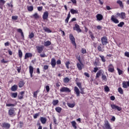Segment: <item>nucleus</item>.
<instances>
[{
    "mask_svg": "<svg viewBox=\"0 0 129 129\" xmlns=\"http://www.w3.org/2000/svg\"><path fill=\"white\" fill-rule=\"evenodd\" d=\"M70 40H71L72 44L75 46V48H77V45H76V42H75V38H74V36H73L72 34L70 35Z\"/></svg>",
    "mask_w": 129,
    "mask_h": 129,
    "instance_id": "nucleus-1",
    "label": "nucleus"
},
{
    "mask_svg": "<svg viewBox=\"0 0 129 129\" xmlns=\"http://www.w3.org/2000/svg\"><path fill=\"white\" fill-rule=\"evenodd\" d=\"M60 92H67L68 93H70V92H71V90L68 87H63L60 89Z\"/></svg>",
    "mask_w": 129,
    "mask_h": 129,
    "instance_id": "nucleus-2",
    "label": "nucleus"
},
{
    "mask_svg": "<svg viewBox=\"0 0 129 129\" xmlns=\"http://www.w3.org/2000/svg\"><path fill=\"white\" fill-rule=\"evenodd\" d=\"M101 42L103 45H106V44H108V41H107V37L106 36L102 37L101 39Z\"/></svg>",
    "mask_w": 129,
    "mask_h": 129,
    "instance_id": "nucleus-3",
    "label": "nucleus"
},
{
    "mask_svg": "<svg viewBox=\"0 0 129 129\" xmlns=\"http://www.w3.org/2000/svg\"><path fill=\"white\" fill-rule=\"evenodd\" d=\"M8 113L10 116H15V115H16V113H15V108H10L9 110Z\"/></svg>",
    "mask_w": 129,
    "mask_h": 129,
    "instance_id": "nucleus-4",
    "label": "nucleus"
},
{
    "mask_svg": "<svg viewBox=\"0 0 129 129\" xmlns=\"http://www.w3.org/2000/svg\"><path fill=\"white\" fill-rule=\"evenodd\" d=\"M75 26L73 28L74 30H76V31H78V33H81L82 32V30H81L80 27L78 24H76Z\"/></svg>",
    "mask_w": 129,
    "mask_h": 129,
    "instance_id": "nucleus-5",
    "label": "nucleus"
},
{
    "mask_svg": "<svg viewBox=\"0 0 129 129\" xmlns=\"http://www.w3.org/2000/svg\"><path fill=\"white\" fill-rule=\"evenodd\" d=\"M111 21H112V22H113L115 24H118V23H119V21H118V19L115 18V16L114 15H112L111 16Z\"/></svg>",
    "mask_w": 129,
    "mask_h": 129,
    "instance_id": "nucleus-6",
    "label": "nucleus"
},
{
    "mask_svg": "<svg viewBox=\"0 0 129 129\" xmlns=\"http://www.w3.org/2000/svg\"><path fill=\"white\" fill-rule=\"evenodd\" d=\"M104 126L105 128H104V129H111L110 125L109 124L108 120L105 121Z\"/></svg>",
    "mask_w": 129,
    "mask_h": 129,
    "instance_id": "nucleus-7",
    "label": "nucleus"
},
{
    "mask_svg": "<svg viewBox=\"0 0 129 129\" xmlns=\"http://www.w3.org/2000/svg\"><path fill=\"white\" fill-rule=\"evenodd\" d=\"M74 91L76 92V94L77 95V96H80V91L79 90V89L77 87H74Z\"/></svg>",
    "mask_w": 129,
    "mask_h": 129,
    "instance_id": "nucleus-8",
    "label": "nucleus"
},
{
    "mask_svg": "<svg viewBox=\"0 0 129 129\" xmlns=\"http://www.w3.org/2000/svg\"><path fill=\"white\" fill-rule=\"evenodd\" d=\"M2 127H5V128H10L11 127V124L9 123L4 122L2 124Z\"/></svg>",
    "mask_w": 129,
    "mask_h": 129,
    "instance_id": "nucleus-9",
    "label": "nucleus"
},
{
    "mask_svg": "<svg viewBox=\"0 0 129 129\" xmlns=\"http://www.w3.org/2000/svg\"><path fill=\"white\" fill-rule=\"evenodd\" d=\"M108 71L109 72H114V68H113V66L112 64H110L108 67Z\"/></svg>",
    "mask_w": 129,
    "mask_h": 129,
    "instance_id": "nucleus-10",
    "label": "nucleus"
},
{
    "mask_svg": "<svg viewBox=\"0 0 129 129\" xmlns=\"http://www.w3.org/2000/svg\"><path fill=\"white\" fill-rule=\"evenodd\" d=\"M29 73H30L31 77H33V73H34V68L32 66L29 67Z\"/></svg>",
    "mask_w": 129,
    "mask_h": 129,
    "instance_id": "nucleus-11",
    "label": "nucleus"
},
{
    "mask_svg": "<svg viewBox=\"0 0 129 129\" xmlns=\"http://www.w3.org/2000/svg\"><path fill=\"white\" fill-rule=\"evenodd\" d=\"M48 17H49V13L48 12H45L44 13L43 15V20H47L48 19Z\"/></svg>",
    "mask_w": 129,
    "mask_h": 129,
    "instance_id": "nucleus-12",
    "label": "nucleus"
},
{
    "mask_svg": "<svg viewBox=\"0 0 129 129\" xmlns=\"http://www.w3.org/2000/svg\"><path fill=\"white\" fill-rule=\"evenodd\" d=\"M96 18L98 21H101L103 19V16L101 14H97L96 15Z\"/></svg>",
    "mask_w": 129,
    "mask_h": 129,
    "instance_id": "nucleus-13",
    "label": "nucleus"
},
{
    "mask_svg": "<svg viewBox=\"0 0 129 129\" xmlns=\"http://www.w3.org/2000/svg\"><path fill=\"white\" fill-rule=\"evenodd\" d=\"M51 64L52 66V68H54L55 66H56V59H55V58L51 59Z\"/></svg>",
    "mask_w": 129,
    "mask_h": 129,
    "instance_id": "nucleus-14",
    "label": "nucleus"
},
{
    "mask_svg": "<svg viewBox=\"0 0 129 129\" xmlns=\"http://www.w3.org/2000/svg\"><path fill=\"white\" fill-rule=\"evenodd\" d=\"M40 121L41 123H43V124H45V123H46V122H47V119L46 118V117H41Z\"/></svg>",
    "mask_w": 129,
    "mask_h": 129,
    "instance_id": "nucleus-15",
    "label": "nucleus"
},
{
    "mask_svg": "<svg viewBox=\"0 0 129 129\" xmlns=\"http://www.w3.org/2000/svg\"><path fill=\"white\" fill-rule=\"evenodd\" d=\"M12 91H17L18 90V85H14L11 87Z\"/></svg>",
    "mask_w": 129,
    "mask_h": 129,
    "instance_id": "nucleus-16",
    "label": "nucleus"
},
{
    "mask_svg": "<svg viewBox=\"0 0 129 129\" xmlns=\"http://www.w3.org/2000/svg\"><path fill=\"white\" fill-rule=\"evenodd\" d=\"M18 85L20 88H22V87H23V86L25 85V82L23 81H20Z\"/></svg>",
    "mask_w": 129,
    "mask_h": 129,
    "instance_id": "nucleus-17",
    "label": "nucleus"
},
{
    "mask_svg": "<svg viewBox=\"0 0 129 129\" xmlns=\"http://www.w3.org/2000/svg\"><path fill=\"white\" fill-rule=\"evenodd\" d=\"M43 30H44L45 32H46V33H52V30H50L49 28L44 27Z\"/></svg>",
    "mask_w": 129,
    "mask_h": 129,
    "instance_id": "nucleus-18",
    "label": "nucleus"
},
{
    "mask_svg": "<svg viewBox=\"0 0 129 129\" xmlns=\"http://www.w3.org/2000/svg\"><path fill=\"white\" fill-rule=\"evenodd\" d=\"M17 32L21 34V36L23 38V39L25 38V36H24V32H23V30L22 29H17Z\"/></svg>",
    "mask_w": 129,
    "mask_h": 129,
    "instance_id": "nucleus-19",
    "label": "nucleus"
},
{
    "mask_svg": "<svg viewBox=\"0 0 129 129\" xmlns=\"http://www.w3.org/2000/svg\"><path fill=\"white\" fill-rule=\"evenodd\" d=\"M117 4L119 5L122 9H123V4H122V2L120 0H118L116 2Z\"/></svg>",
    "mask_w": 129,
    "mask_h": 129,
    "instance_id": "nucleus-20",
    "label": "nucleus"
},
{
    "mask_svg": "<svg viewBox=\"0 0 129 129\" xmlns=\"http://www.w3.org/2000/svg\"><path fill=\"white\" fill-rule=\"evenodd\" d=\"M120 18H121V19H122L123 20H124V19H125L126 18L125 13L124 12H121Z\"/></svg>",
    "mask_w": 129,
    "mask_h": 129,
    "instance_id": "nucleus-21",
    "label": "nucleus"
},
{
    "mask_svg": "<svg viewBox=\"0 0 129 129\" xmlns=\"http://www.w3.org/2000/svg\"><path fill=\"white\" fill-rule=\"evenodd\" d=\"M33 54L31 53H26L25 56V59H27V58H29V57H32Z\"/></svg>",
    "mask_w": 129,
    "mask_h": 129,
    "instance_id": "nucleus-22",
    "label": "nucleus"
},
{
    "mask_svg": "<svg viewBox=\"0 0 129 129\" xmlns=\"http://www.w3.org/2000/svg\"><path fill=\"white\" fill-rule=\"evenodd\" d=\"M37 51H38V53H42V52H43V47H41V46H38V47H37Z\"/></svg>",
    "mask_w": 129,
    "mask_h": 129,
    "instance_id": "nucleus-23",
    "label": "nucleus"
},
{
    "mask_svg": "<svg viewBox=\"0 0 129 129\" xmlns=\"http://www.w3.org/2000/svg\"><path fill=\"white\" fill-rule=\"evenodd\" d=\"M71 17V15H70V12H69V14L68 15V17L67 19L65 20V22L66 24H68V22H69V19H70Z\"/></svg>",
    "mask_w": 129,
    "mask_h": 129,
    "instance_id": "nucleus-24",
    "label": "nucleus"
},
{
    "mask_svg": "<svg viewBox=\"0 0 129 129\" xmlns=\"http://www.w3.org/2000/svg\"><path fill=\"white\" fill-rule=\"evenodd\" d=\"M71 123H72V126L74 127V128H75V129L77 128V126H76L77 123L75 121H72Z\"/></svg>",
    "mask_w": 129,
    "mask_h": 129,
    "instance_id": "nucleus-25",
    "label": "nucleus"
},
{
    "mask_svg": "<svg viewBox=\"0 0 129 129\" xmlns=\"http://www.w3.org/2000/svg\"><path fill=\"white\" fill-rule=\"evenodd\" d=\"M11 96L12 97H13L14 98H16L18 96V93L17 92H16V93H12L11 94Z\"/></svg>",
    "mask_w": 129,
    "mask_h": 129,
    "instance_id": "nucleus-26",
    "label": "nucleus"
},
{
    "mask_svg": "<svg viewBox=\"0 0 129 129\" xmlns=\"http://www.w3.org/2000/svg\"><path fill=\"white\" fill-rule=\"evenodd\" d=\"M76 58L78 60L80 64H82V61H81V57L80 56V55H77L76 56Z\"/></svg>",
    "mask_w": 129,
    "mask_h": 129,
    "instance_id": "nucleus-27",
    "label": "nucleus"
},
{
    "mask_svg": "<svg viewBox=\"0 0 129 129\" xmlns=\"http://www.w3.org/2000/svg\"><path fill=\"white\" fill-rule=\"evenodd\" d=\"M71 13L73 15H74V14H78V11L74 10V9H71Z\"/></svg>",
    "mask_w": 129,
    "mask_h": 129,
    "instance_id": "nucleus-28",
    "label": "nucleus"
},
{
    "mask_svg": "<svg viewBox=\"0 0 129 129\" xmlns=\"http://www.w3.org/2000/svg\"><path fill=\"white\" fill-rule=\"evenodd\" d=\"M55 110L57 111V112H58V113H60L61 112V111L62 110V108L59 107H56L55 108Z\"/></svg>",
    "mask_w": 129,
    "mask_h": 129,
    "instance_id": "nucleus-29",
    "label": "nucleus"
},
{
    "mask_svg": "<svg viewBox=\"0 0 129 129\" xmlns=\"http://www.w3.org/2000/svg\"><path fill=\"white\" fill-rule=\"evenodd\" d=\"M102 45V44H100V45L99 46H98V50L99 51V52H103V50H102V48L101 47V46Z\"/></svg>",
    "mask_w": 129,
    "mask_h": 129,
    "instance_id": "nucleus-30",
    "label": "nucleus"
},
{
    "mask_svg": "<svg viewBox=\"0 0 129 129\" xmlns=\"http://www.w3.org/2000/svg\"><path fill=\"white\" fill-rule=\"evenodd\" d=\"M101 73H102L101 70L99 71L96 74V78H99V76L101 75Z\"/></svg>",
    "mask_w": 129,
    "mask_h": 129,
    "instance_id": "nucleus-31",
    "label": "nucleus"
},
{
    "mask_svg": "<svg viewBox=\"0 0 129 129\" xmlns=\"http://www.w3.org/2000/svg\"><path fill=\"white\" fill-rule=\"evenodd\" d=\"M68 106L69 107H71V108L74 107L75 106V104H71L70 103H67Z\"/></svg>",
    "mask_w": 129,
    "mask_h": 129,
    "instance_id": "nucleus-32",
    "label": "nucleus"
},
{
    "mask_svg": "<svg viewBox=\"0 0 129 129\" xmlns=\"http://www.w3.org/2000/svg\"><path fill=\"white\" fill-rule=\"evenodd\" d=\"M59 103V100H55L52 101L53 105H57V104Z\"/></svg>",
    "mask_w": 129,
    "mask_h": 129,
    "instance_id": "nucleus-33",
    "label": "nucleus"
},
{
    "mask_svg": "<svg viewBox=\"0 0 129 129\" xmlns=\"http://www.w3.org/2000/svg\"><path fill=\"white\" fill-rule=\"evenodd\" d=\"M50 45H51V42L49 41L45 42L44 43V46L46 47H48V46H50Z\"/></svg>",
    "mask_w": 129,
    "mask_h": 129,
    "instance_id": "nucleus-34",
    "label": "nucleus"
},
{
    "mask_svg": "<svg viewBox=\"0 0 129 129\" xmlns=\"http://www.w3.org/2000/svg\"><path fill=\"white\" fill-rule=\"evenodd\" d=\"M69 81H70L69 78L68 77L64 78L63 79V82H64V83H68Z\"/></svg>",
    "mask_w": 129,
    "mask_h": 129,
    "instance_id": "nucleus-35",
    "label": "nucleus"
},
{
    "mask_svg": "<svg viewBox=\"0 0 129 129\" xmlns=\"http://www.w3.org/2000/svg\"><path fill=\"white\" fill-rule=\"evenodd\" d=\"M77 66L79 69V70H82V67L81 66V64L79 63H77Z\"/></svg>",
    "mask_w": 129,
    "mask_h": 129,
    "instance_id": "nucleus-36",
    "label": "nucleus"
},
{
    "mask_svg": "<svg viewBox=\"0 0 129 129\" xmlns=\"http://www.w3.org/2000/svg\"><path fill=\"white\" fill-rule=\"evenodd\" d=\"M118 91L120 93V94H123V90L121 87L118 88Z\"/></svg>",
    "mask_w": 129,
    "mask_h": 129,
    "instance_id": "nucleus-37",
    "label": "nucleus"
},
{
    "mask_svg": "<svg viewBox=\"0 0 129 129\" xmlns=\"http://www.w3.org/2000/svg\"><path fill=\"white\" fill-rule=\"evenodd\" d=\"M19 57H20V58H22V57H23V52L21 49L19 50Z\"/></svg>",
    "mask_w": 129,
    "mask_h": 129,
    "instance_id": "nucleus-38",
    "label": "nucleus"
},
{
    "mask_svg": "<svg viewBox=\"0 0 129 129\" xmlns=\"http://www.w3.org/2000/svg\"><path fill=\"white\" fill-rule=\"evenodd\" d=\"M99 57H100L102 62H105L106 60H105V57L103 55H99Z\"/></svg>",
    "mask_w": 129,
    "mask_h": 129,
    "instance_id": "nucleus-39",
    "label": "nucleus"
},
{
    "mask_svg": "<svg viewBox=\"0 0 129 129\" xmlns=\"http://www.w3.org/2000/svg\"><path fill=\"white\" fill-rule=\"evenodd\" d=\"M117 70L118 71V74L119 75H121V74H122L123 72L122 70H121L119 68H117Z\"/></svg>",
    "mask_w": 129,
    "mask_h": 129,
    "instance_id": "nucleus-40",
    "label": "nucleus"
},
{
    "mask_svg": "<svg viewBox=\"0 0 129 129\" xmlns=\"http://www.w3.org/2000/svg\"><path fill=\"white\" fill-rule=\"evenodd\" d=\"M33 10H34V7L33 6H29L28 8V11H29V12H32L33 11Z\"/></svg>",
    "mask_w": 129,
    "mask_h": 129,
    "instance_id": "nucleus-41",
    "label": "nucleus"
},
{
    "mask_svg": "<svg viewBox=\"0 0 129 129\" xmlns=\"http://www.w3.org/2000/svg\"><path fill=\"white\" fill-rule=\"evenodd\" d=\"M35 36V35L34 34V33L31 32V34L29 35V39H32V38H34Z\"/></svg>",
    "mask_w": 129,
    "mask_h": 129,
    "instance_id": "nucleus-42",
    "label": "nucleus"
},
{
    "mask_svg": "<svg viewBox=\"0 0 129 129\" xmlns=\"http://www.w3.org/2000/svg\"><path fill=\"white\" fill-rule=\"evenodd\" d=\"M33 16L34 17V19H39L40 17L39 15H38V13H35Z\"/></svg>",
    "mask_w": 129,
    "mask_h": 129,
    "instance_id": "nucleus-43",
    "label": "nucleus"
},
{
    "mask_svg": "<svg viewBox=\"0 0 129 129\" xmlns=\"http://www.w3.org/2000/svg\"><path fill=\"white\" fill-rule=\"evenodd\" d=\"M123 25H124V22H121L119 24L117 25L118 27H122Z\"/></svg>",
    "mask_w": 129,
    "mask_h": 129,
    "instance_id": "nucleus-44",
    "label": "nucleus"
},
{
    "mask_svg": "<svg viewBox=\"0 0 129 129\" xmlns=\"http://www.w3.org/2000/svg\"><path fill=\"white\" fill-rule=\"evenodd\" d=\"M77 86H78L79 88L80 89L81 88H82V86L81 85V83H79V82H77L76 83Z\"/></svg>",
    "mask_w": 129,
    "mask_h": 129,
    "instance_id": "nucleus-45",
    "label": "nucleus"
},
{
    "mask_svg": "<svg viewBox=\"0 0 129 129\" xmlns=\"http://www.w3.org/2000/svg\"><path fill=\"white\" fill-rule=\"evenodd\" d=\"M6 4V1L4 0H0V6H4Z\"/></svg>",
    "mask_w": 129,
    "mask_h": 129,
    "instance_id": "nucleus-46",
    "label": "nucleus"
},
{
    "mask_svg": "<svg viewBox=\"0 0 129 129\" xmlns=\"http://www.w3.org/2000/svg\"><path fill=\"white\" fill-rule=\"evenodd\" d=\"M109 88L108 87V86H106L105 87V91L106 92H109Z\"/></svg>",
    "mask_w": 129,
    "mask_h": 129,
    "instance_id": "nucleus-47",
    "label": "nucleus"
},
{
    "mask_svg": "<svg viewBox=\"0 0 129 129\" xmlns=\"http://www.w3.org/2000/svg\"><path fill=\"white\" fill-rule=\"evenodd\" d=\"M123 88H126L127 87V84L125 82H123L122 83Z\"/></svg>",
    "mask_w": 129,
    "mask_h": 129,
    "instance_id": "nucleus-48",
    "label": "nucleus"
},
{
    "mask_svg": "<svg viewBox=\"0 0 129 129\" xmlns=\"http://www.w3.org/2000/svg\"><path fill=\"white\" fill-rule=\"evenodd\" d=\"M39 92V91H36L35 92H34V94H33V97H37V95L38 94V93Z\"/></svg>",
    "mask_w": 129,
    "mask_h": 129,
    "instance_id": "nucleus-49",
    "label": "nucleus"
},
{
    "mask_svg": "<svg viewBox=\"0 0 129 129\" xmlns=\"http://www.w3.org/2000/svg\"><path fill=\"white\" fill-rule=\"evenodd\" d=\"M81 90V92H80V93H81V94H85V93H84V88H81L80 89Z\"/></svg>",
    "mask_w": 129,
    "mask_h": 129,
    "instance_id": "nucleus-50",
    "label": "nucleus"
},
{
    "mask_svg": "<svg viewBox=\"0 0 129 129\" xmlns=\"http://www.w3.org/2000/svg\"><path fill=\"white\" fill-rule=\"evenodd\" d=\"M111 107H112V109H116V107H117V106L114 104H111Z\"/></svg>",
    "mask_w": 129,
    "mask_h": 129,
    "instance_id": "nucleus-51",
    "label": "nucleus"
},
{
    "mask_svg": "<svg viewBox=\"0 0 129 129\" xmlns=\"http://www.w3.org/2000/svg\"><path fill=\"white\" fill-rule=\"evenodd\" d=\"M6 106H16V104H6Z\"/></svg>",
    "mask_w": 129,
    "mask_h": 129,
    "instance_id": "nucleus-52",
    "label": "nucleus"
},
{
    "mask_svg": "<svg viewBox=\"0 0 129 129\" xmlns=\"http://www.w3.org/2000/svg\"><path fill=\"white\" fill-rule=\"evenodd\" d=\"M69 64H70V62L69 61H67L66 63V67L68 69H69Z\"/></svg>",
    "mask_w": 129,
    "mask_h": 129,
    "instance_id": "nucleus-53",
    "label": "nucleus"
},
{
    "mask_svg": "<svg viewBox=\"0 0 129 129\" xmlns=\"http://www.w3.org/2000/svg\"><path fill=\"white\" fill-rule=\"evenodd\" d=\"M81 51L83 54H86V49L82 48Z\"/></svg>",
    "mask_w": 129,
    "mask_h": 129,
    "instance_id": "nucleus-54",
    "label": "nucleus"
},
{
    "mask_svg": "<svg viewBox=\"0 0 129 129\" xmlns=\"http://www.w3.org/2000/svg\"><path fill=\"white\" fill-rule=\"evenodd\" d=\"M48 69H49V66H47V65L44 66L43 69H44V70H47Z\"/></svg>",
    "mask_w": 129,
    "mask_h": 129,
    "instance_id": "nucleus-55",
    "label": "nucleus"
},
{
    "mask_svg": "<svg viewBox=\"0 0 129 129\" xmlns=\"http://www.w3.org/2000/svg\"><path fill=\"white\" fill-rule=\"evenodd\" d=\"M12 20H15V21L18 20V16H12Z\"/></svg>",
    "mask_w": 129,
    "mask_h": 129,
    "instance_id": "nucleus-56",
    "label": "nucleus"
},
{
    "mask_svg": "<svg viewBox=\"0 0 129 129\" xmlns=\"http://www.w3.org/2000/svg\"><path fill=\"white\" fill-rule=\"evenodd\" d=\"M102 79L103 80H106L107 79H106V76L104 75H103L102 76Z\"/></svg>",
    "mask_w": 129,
    "mask_h": 129,
    "instance_id": "nucleus-57",
    "label": "nucleus"
},
{
    "mask_svg": "<svg viewBox=\"0 0 129 129\" xmlns=\"http://www.w3.org/2000/svg\"><path fill=\"white\" fill-rule=\"evenodd\" d=\"M124 55L126 56V57H129V52L125 51L124 53Z\"/></svg>",
    "mask_w": 129,
    "mask_h": 129,
    "instance_id": "nucleus-58",
    "label": "nucleus"
},
{
    "mask_svg": "<svg viewBox=\"0 0 129 129\" xmlns=\"http://www.w3.org/2000/svg\"><path fill=\"white\" fill-rule=\"evenodd\" d=\"M46 90L47 92H48V91H50V87L49 86H46Z\"/></svg>",
    "mask_w": 129,
    "mask_h": 129,
    "instance_id": "nucleus-59",
    "label": "nucleus"
},
{
    "mask_svg": "<svg viewBox=\"0 0 129 129\" xmlns=\"http://www.w3.org/2000/svg\"><path fill=\"white\" fill-rule=\"evenodd\" d=\"M116 109H117V110H118V111H120V110H121V107H119L118 106H117Z\"/></svg>",
    "mask_w": 129,
    "mask_h": 129,
    "instance_id": "nucleus-60",
    "label": "nucleus"
},
{
    "mask_svg": "<svg viewBox=\"0 0 129 129\" xmlns=\"http://www.w3.org/2000/svg\"><path fill=\"white\" fill-rule=\"evenodd\" d=\"M39 116V113H36L34 115L33 117L34 118H37Z\"/></svg>",
    "mask_w": 129,
    "mask_h": 129,
    "instance_id": "nucleus-61",
    "label": "nucleus"
},
{
    "mask_svg": "<svg viewBox=\"0 0 129 129\" xmlns=\"http://www.w3.org/2000/svg\"><path fill=\"white\" fill-rule=\"evenodd\" d=\"M38 11H39V12H41V11H42V10H43V7H39L37 8Z\"/></svg>",
    "mask_w": 129,
    "mask_h": 129,
    "instance_id": "nucleus-62",
    "label": "nucleus"
},
{
    "mask_svg": "<svg viewBox=\"0 0 129 129\" xmlns=\"http://www.w3.org/2000/svg\"><path fill=\"white\" fill-rule=\"evenodd\" d=\"M40 56L42 58H44V57H46V54H45V53H44V54H40Z\"/></svg>",
    "mask_w": 129,
    "mask_h": 129,
    "instance_id": "nucleus-63",
    "label": "nucleus"
},
{
    "mask_svg": "<svg viewBox=\"0 0 129 129\" xmlns=\"http://www.w3.org/2000/svg\"><path fill=\"white\" fill-rule=\"evenodd\" d=\"M110 100H115V97H114V96H111L110 97Z\"/></svg>",
    "mask_w": 129,
    "mask_h": 129,
    "instance_id": "nucleus-64",
    "label": "nucleus"
}]
</instances>
